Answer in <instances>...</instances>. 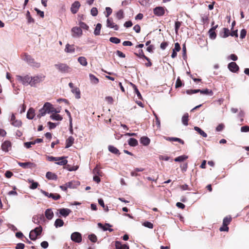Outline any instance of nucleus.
<instances>
[{
    "label": "nucleus",
    "mask_w": 249,
    "mask_h": 249,
    "mask_svg": "<svg viewBox=\"0 0 249 249\" xmlns=\"http://www.w3.org/2000/svg\"><path fill=\"white\" fill-rule=\"evenodd\" d=\"M93 173L95 175H97L101 177L103 176V172H102V171L100 169V168L98 166V165H97L93 170Z\"/></svg>",
    "instance_id": "obj_27"
},
{
    "label": "nucleus",
    "mask_w": 249,
    "mask_h": 249,
    "mask_svg": "<svg viewBox=\"0 0 249 249\" xmlns=\"http://www.w3.org/2000/svg\"><path fill=\"white\" fill-rule=\"evenodd\" d=\"M64 221L61 219H56L54 222V226L56 228L61 227L64 225Z\"/></svg>",
    "instance_id": "obj_41"
},
{
    "label": "nucleus",
    "mask_w": 249,
    "mask_h": 249,
    "mask_svg": "<svg viewBox=\"0 0 249 249\" xmlns=\"http://www.w3.org/2000/svg\"><path fill=\"white\" fill-rule=\"evenodd\" d=\"M35 10L37 14L41 18H44V12L40 11L37 8H35Z\"/></svg>",
    "instance_id": "obj_58"
},
{
    "label": "nucleus",
    "mask_w": 249,
    "mask_h": 249,
    "mask_svg": "<svg viewBox=\"0 0 249 249\" xmlns=\"http://www.w3.org/2000/svg\"><path fill=\"white\" fill-rule=\"evenodd\" d=\"M74 139L73 137H69L66 141L65 148H67L71 147L74 143Z\"/></svg>",
    "instance_id": "obj_22"
},
{
    "label": "nucleus",
    "mask_w": 249,
    "mask_h": 249,
    "mask_svg": "<svg viewBox=\"0 0 249 249\" xmlns=\"http://www.w3.org/2000/svg\"><path fill=\"white\" fill-rule=\"evenodd\" d=\"M183 85L184 84L182 83L180 77H178L176 82L175 88H178L182 87Z\"/></svg>",
    "instance_id": "obj_46"
},
{
    "label": "nucleus",
    "mask_w": 249,
    "mask_h": 249,
    "mask_svg": "<svg viewBox=\"0 0 249 249\" xmlns=\"http://www.w3.org/2000/svg\"><path fill=\"white\" fill-rule=\"evenodd\" d=\"M116 18L119 19H122L124 18V13L122 9L119 10L116 14Z\"/></svg>",
    "instance_id": "obj_38"
},
{
    "label": "nucleus",
    "mask_w": 249,
    "mask_h": 249,
    "mask_svg": "<svg viewBox=\"0 0 249 249\" xmlns=\"http://www.w3.org/2000/svg\"><path fill=\"white\" fill-rule=\"evenodd\" d=\"M88 237L89 240L93 243H95L97 240V237L94 234H91L89 235Z\"/></svg>",
    "instance_id": "obj_50"
},
{
    "label": "nucleus",
    "mask_w": 249,
    "mask_h": 249,
    "mask_svg": "<svg viewBox=\"0 0 249 249\" xmlns=\"http://www.w3.org/2000/svg\"><path fill=\"white\" fill-rule=\"evenodd\" d=\"M22 122L19 120H16L12 122L11 124L15 127H19L22 125Z\"/></svg>",
    "instance_id": "obj_47"
},
{
    "label": "nucleus",
    "mask_w": 249,
    "mask_h": 249,
    "mask_svg": "<svg viewBox=\"0 0 249 249\" xmlns=\"http://www.w3.org/2000/svg\"><path fill=\"white\" fill-rule=\"evenodd\" d=\"M98 227L99 228H100L102 229H103V230L104 231H107V230H108L109 231H113V229H108V228H107V227H110L112 226L109 224H106L105 225H104L102 224L99 223L98 224Z\"/></svg>",
    "instance_id": "obj_21"
},
{
    "label": "nucleus",
    "mask_w": 249,
    "mask_h": 249,
    "mask_svg": "<svg viewBox=\"0 0 249 249\" xmlns=\"http://www.w3.org/2000/svg\"><path fill=\"white\" fill-rule=\"evenodd\" d=\"M106 12H107L106 17H108L112 13V9L110 7H106Z\"/></svg>",
    "instance_id": "obj_61"
},
{
    "label": "nucleus",
    "mask_w": 249,
    "mask_h": 249,
    "mask_svg": "<svg viewBox=\"0 0 249 249\" xmlns=\"http://www.w3.org/2000/svg\"><path fill=\"white\" fill-rule=\"evenodd\" d=\"M67 157H54L53 156H48L47 159L49 161H59L60 160H63L65 158H67Z\"/></svg>",
    "instance_id": "obj_31"
},
{
    "label": "nucleus",
    "mask_w": 249,
    "mask_h": 249,
    "mask_svg": "<svg viewBox=\"0 0 249 249\" xmlns=\"http://www.w3.org/2000/svg\"><path fill=\"white\" fill-rule=\"evenodd\" d=\"M54 67L62 73H69L72 71L71 68L65 63H58L55 64Z\"/></svg>",
    "instance_id": "obj_3"
},
{
    "label": "nucleus",
    "mask_w": 249,
    "mask_h": 249,
    "mask_svg": "<svg viewBox=\"0 0 249 249\" xmlns=\"http://www.w3.org/2000/svg\"><path fill=\"white\" fill-rule=\"evenodd\" d=\"M91 14L93 16H96L98 14V10L97 9V8L96 7H93L92 8V9H91Z\"/></svg>",
    "instance_id": "obj_59"
},
{
    "label": "nucleus",
    "mask_w": 249,
    "mask_h": 249,
    "mask_svg": "<svg viewBox=\"0 0 249 249\" xmlns=\"http://www.w3.org/2000/svg\"><path fill=\"white\" fill-rule=\"evenodd\" d=\"M71 239L76 243H80L82 241L81 234L79 232H74L71 235Z\"/></svg>",
    "instance_id": "obj_10"
},
{
    "label": "nucleus",
    "mask_w": 249,
    "mask_h": 249,
    "mask_svg": "<svg viewBox=\"0 0 249 249\" xmlns=\"http://www.w3.org/2000/svg\"><path fill=\"white\" fill-rule=\"evenodd\" d=\"M200 91V89H188L186 90V93L188 94H192L194 93H196L199 92Z\"/></svg>",
    "instance_id": "obj_54"
},
{
    "label": "nucleus",
    "mask_w": 249,
    "mask_h": 249,
    "mask_svg": "<svg viewBox=\"0 0 249 249\" xmlns=\"http://www.w3.org/2000/svg\"><path fill=\"white\" fill-rule=\"evenodd\" d=\"M105 100L108 103V104H113V99L112 97L111 96H107L106 98H105Z\"/></svg>",
    "instance_id": "obj_60"
},
{
    "label": "nucleus",
    "mask_w": 249,
    "mask_h": 249,
    "mask_svg": "<svg viewBox=\"0 0 249 249\" xmlns=\"http://www.w3.org/2000/svg\"><path fill=\"white\" fill-rule=\"evenodd\" d=\"M42 231V228L41 226L36 228L35 229L32 230L29 234V237L31 240L35 241L37 237L40 235Z\"/></svg>",
    "instance_id": "obj_4"
},
{
    "label": "nucleus",
    "mask_w": 249,
    "mask_h": 249,
    "mask_svg": "<svg viewBox=\"0 0 249 249\" xmlns=\"http://www.w3.org/2000/svg\"><path fill=\"white\" fill-rule=\"evenodd\" d=\"M218 25L213 26L209 31L208 33L210 38L213 39L216 37V34L215 32L216 29L218 27Z\"/></svg>",
    "instance_id": "obj_16"
},
{
    "label": "nucleus",
    "mask_w": 249,
    "mask_h": 249,
    "mask_svg": "<svg viewBox=\"0 0 249 249\" xmlns=\"http://www.w3.org/2000/svg\"><path fill=\"white\" fill-rule=\"evenodd\" d=\"M107 27L112 28L114 30L117 31L119 30V26L116 24L113 21L112 18H108L107 21Z\"/></svg>",
    "instance_id": "obj_13"
},
{
    "label": "nucleus",
    "mask_w": 249,
    "mask_h": 249,
    "mask_svg": "<svg viewBox=\"0 0 249 249\" xmlns=\"http://www.w3.org/2000/svg\"><path fill=\"white\" fill-rule=\"evenodd\" d=\"M188 158V157L185 155H182L178 156L175 159V161L177 162L183 161Z\"/></svg>",
    "instance_id": "obj_43"
},
{
    "label": "nucleus",
    "mask_w": 249,
    "mask_h": 249,
    "mask_svg": "<svg viewBox=\"0 0 249 249\" xmlns=\"http://www.w3.org/2000/svg\"><path fill=\"white\" fill-rule=\"evenodd\" d=\"M130 85L133 88V89L134 90V92L137 94L138 98L140 99H141L142 98V96L141 93L140 92L139 89H138L137 86L135 84H133L132 83H130Z\"/></svg>",
    "instance_id": "obj_29"
},
{
    "label": "nucleus",
    "mask_w": 249,
    "mask_h": 249,
    "mask_svg": "<svg viewBox=\"0 0 249 249\" xmlns=\"http://www.w3.org/2000/svg\"><path fill=\"white\" fill-rule=\"evenodd\" d=\"M21 58L32 67L39 68L41 66L39 62L36 61L34 58L26 53H24L21 55Z\"/></svg>",
    "instance_id": "obj_2"
},
{
    "label": "nucleus",
    "mask_w": 249,
    "mask_h": 249,
    "mask_svg": "<svg viewBox=\"0 0 249 249\" xmlns=\"http://www.w3.org/2000/svg\"><path fill=\"white\" fill-rule=\"evenodd\" d=\"M66 159V158H65L63 160H59L57 162H55V163L56 164L59 165H65L68 163V160Z\"/></svg>",
    "instance_id": "obj_51"
},
{
    "label": "nucleus",
    "mask_w": 249,
    "mask_h": 249,
    "mask_svg": "<svg viewBox=\"0 0 249 249\" xmlns=\"http://www.w3.org/2000/svg\"><path fill=\"white\" fill-rule=\"evenodd\" d=\"M38 186V183L36 182H34L33 181H32V183L31 184L30 188L31 189H36L37 186Z\"/></svg>",
    "instance_id": "obj_63"
},
{
    "label": "nucleus",
    "mask_w": 249,
    "mask_h": 249,
    "mask_svg": "<svg viewBox=\"0 0 249 249\" xmlns=\"http://www.w3.org/2000/svg\"><path fill=\"white\" fill-rule=\"evenodd\" d=\"M72 36L73 37H79L82 35V30L78 27H74L71 29Z\"/></svg>",
    "instance_id": "obj_8"
},
{
    "label": "nucleus",
    "mask_w": 249,
    "mask_h": 249,
    "mask_svg": "<svg viewBox=\"0 0 249 249\" xmlns=\"http://www.w3.org/2000/svg\"><path fill=\"white\" fill-rule=\"evenodd\" d=\"M142 225L149 229L153 228V224L149 221H146L142 223Z\"/></svg>",
    "instance_id": "obj_52"
},
{
    "label": "nucleus",
    "mask_w": 249,
    "mask_h": 249,
    "mask_svg": "<svg viewBox=\"0 0 249 249\" xmlns=\"http://www.w3.org/2000/svg\"><path fill=\"white\" fill-rule=\"evenodd\" d=\"M102 27V25L100 23H98L94 31V34L95 36H99L100 34V31Z\"/></svg>",
    "instance_id": "obj_39"
},
{
    "label": "nucleus",
    "mask_w": 249,
    "mask_h": 249,
    "mask_svg": "<svg viewBox=\"0 0 249 249\" xmlns=\"http://www.w3.org/2000/svg\"><path fill=\"white\" fill-rule=\"evenodd\" d=\"M80 6L81 4L78 1H74L72 4L71 8V13L73 14H76L78 12Z\"/></svg>",
    "instance_id": "obj_12"
},
{
    "label": "nucleus",
    "mask_w": 249,
    "mask_h": 249,
    "mask_svg": "<svg viewBox=\"0 0 249 249\" xmlns=\"http://www.w3.org/2000/svg\"><path fill=\"white\" fill-rule=\"evenodd\" d=\"M46 178L49 179H52L56 180L57 179V176L51 172H48L46 175Z\"/></svg>",
    "instance_id": "obj_25"
},
{
    "label": "nucleus",
    "mask_w": 249,
    "mask_h": 249,
    "mask_svg": "<svg viewBox=\"0 0 249 249\" xmlns=\"http://www.w3.org/2000/svg\"><path fill=\"white\" fill-rule=\"evenodd\" d=\"M26 16V18H27V20H28V22L29 23H34L35 22L34 19L32 18V17H31V15H30V12L29 11H28L27 12Z\"/></svg>",
    "instance_id": "obj_45"
},
{
    "label": "nucleus",
    "mask_w": 249,
    "mask_h": 249,
    "mask_svg": "<svg viewBox=\"0 0 249 249\" xmlns=\"http://www.w3.org/2000/svg\"><path fill=\"white\" fill-rule=\"evenodd\" d=\"M17 79L21 82L23 85H30L31 83V77L28 75H26L24 76H21L20 75L17 76Z\"/></svg>",
    "instance_id": "obj_5"
},
{
    "label": "nucleus",
    "mask_w": 249,
    "mask_h": 249,
    "mask_svg": "<svg viewBox=\"0 0 249 249\" xmlns=\"http://www.w3.org/2000/svg\"><path fill=\"white\" fill-rule=\"evenodd\" d=\"M12 146V143L9 141H4L1 144V149L5 152H7L9 151V148H11Z\"/></svg>",
    "instance_id": "obj_14"
},
{
    "label": "nucleus",
    "mask_w": 249,
    "mask_h": 249,
    "mask_svg": "<svg viewBox=\"0 0 249 249\" xmlns=\"http://www.w3.org/2000/svg\"><path fill=\"white\" fill-rule=\"evenodd\" d=\"M41 192L45 196H47L49 197H52L53 199L55 200H58L61 198L60 195L58 194H49V193L42 190H41Z\"/></svg>",
    "instance_id": "obj_11"
},
{
    "label": "nucleus",
    "mask_w": 249,
    "mask_h": 249,
    "mask_svg": "<svg viewBox=\"0 0 249 249\" xmlns=\"http://www.w3.org/2000/svg\"><path fill=\"white\" fill-rule=\"evenodd\" d=\"M89 79L91 82L93 84H97L99 82V79L96 77L94 75L90 73L89 75Z\"/></svg>",
    "instance_id": "obj_30"
},
{
    "label": "nucleus",
    "mask_w": 249,
    "mask_h": 249,
    "mask_svg": "<svg viewBox=\"0 0 249 249\" xmlns=\"http://www.w3.org/2000/svg\"><path fill=\"white\" fill-rule=\"evenodd\" d=\"M181 22L180 21H176L175 22V32L177 34L178 33V31L181 26Z\"/></svg>",
    "instance_id": "obj_55"
},
{
    "label": "nucleus",
    "mask_w": 249,
    "mask_h": 249,
    "mask_svg": "<svg viewBox=\"0 0 249 249\" xmlns=\"http://www.w3.org/2000/svg\"><path fill=\"white\" fill-rule=\"evenodd\" d=\"M78 62L83 66H86L88 65L87 59L84 56H80L78 58Z\"/></svg>",
    "instance_id": "obj_32"
},
{
    "label": "nucleus",
    "mask_w": 249,
    "mask_h": 249,
    "mask_svg": "<svg viewBox=\"0 0 249 249\" xmlns=\"http://www.w3.org/2000/svg\"><path fill=\"white\" fill-rule=\"evenodd\" d=\"M109 41L111 42L115 43V44H118L121 42V40L119 38L116 37H110Z\"/></svg>",
    "instance_id": "obj_49"
},
{
    "label": "nucleus",
    "mask_w": 249,
    "mask_h": 249,
    "mask_svg": "<svg viewBox=\"0 0 249 249\" xmlns=\"http://www.w3.org/2000/svg\"><path fill=\"white\" fill-rule=\"evenodd\" d=\"M115 248L116 249H129V247L125 245H122L120 241H115Z\"/></svg>",
    "instance_id": "obj_18"
},
{
    "label": "nucleus",
    "mask_w": 249,
    "mask_h": 249,
    "mask_svg": "<svg viewBox=\"0 0 249 249\" xmlns=\"http://www.w3.org/2000/svg\"><path fill=\"white\" fill-rule=\"evenodd\" d=\"M71 92L75 94L76 99H79L81 97V92L78 88L75 87L71 90Z\"/></svg>",
    "instance_id": "obj_26"
},
{
    "label": "nucleus",
    "mask_w": 249,
    "mask_h": 249,
    "mask_svg": "<svg viewBox=\"0 0 249 249\" xmlns=\"http://www.w3.org/2000/svg\"><path fill=\"white\" fill-rule=\"evenodd\" d=\"M80 28L81 29H83L88 30L89 28V26L87 24L83 22H80L79 23Z\"/></svg>",
    "instance_id": "obj_56"
},
{
    "label": "nucleus",
    "mask_w": 249,
    "mask_h": 249,
    "mask_svg": "<svg viewBox=\"0 0 249 249\" xmlns=\"http://www.w3.org/2000/svg\"><path fill=\"white\" fill-rule=\"evenodd\" d=\"M18 165L24 169H32L36 166V164L33 162H18Z\"/></svg>",
    "instance_id": "obj_9"
},
{
    "label": "nucleus",
    "mask_w": 249,
    "mask_h": 249,
    "mask_svg": "<svg viewBox=\"0 0 249 249\" xmlns=\"http://www.w3.org/2000/svg\"><path fill=\"white\" fill-rule=\"evenodd\" d=\"M134 54L136 56H137L140 58H142L145 59V60H148L147 57L144 55L143 52L142 50V49L139 50L138 53H134Z\"/></svg>",
    "instance_id": "obj_40"
},
{
    "label": "nucleus",
    "mask_w": 249,
    "mask_h": 249,
    "mask_svg": "<svg viewBox=\"0 0 249 249\" xmlns=\"http://www.w3.org/2000/svg\"><path fill=\"white\" fill-rule=\"evenodd\" d=\"M165 7L161 6H158L154 8L153 13L154 14L158 17H161L165 14Z\"/></svg>",
    "instance_id": "obj_6"
},
{
    "label": "nucleus",
    "mask_w": 249,
    "mask_h": 249,
    "mask_svg": "<svg viewBox=\"0 0 249 249\" xmlns=\"http://www.w3.org/2000/svg\"><path fill=\"white\" fill-rule=\"evenodd\" d=\"M194 129L196 131H197L202 137H205V138L207 137V134L199 127H198L197 126H195Z\"/></svg>",
    "instance_id": "obj_36"
},
{
    "label": "nucleus",
    "mask_w": 249,
    "mask_h": 249,
    "mask_svg": "<svg viewBox=\"0 0 249 249\" xmlns=\"http://www.w3.org/2000/svg\"><path fill=\"white\" fill-rule=\"evenodd\" d=\"M50 117L53 120H54L56 121H61L62 120V117L59 114L55 113L52 114Z\"/></svg>",
    "instance_id": "obj_42"
},
{
    "label": "nucleus",
    "mask_w": 249,
    "mask_h": 249,
    "mask_svg": "<svg viewBox=\"0 0 249 249\" xmlns=\"http://www.w3.org/2000/svg\"><path fill=\"white\" fill-rule=\"evenodd\" d=\"M108 148V150L110 152H111L113 154H118V155H120V154L119 150L116 147H114V146L109 145Z\"/></svg>",
    "instance_id": "obj_34"
},
{
    "label": "nucleus",
    "mask_w": 249,
    "mask_h": 249,
    "mask_svg": "<svg viewBox=\"0 0 249 249\" xmlns=\"http://www.w3.org/2000/svg\"><path fill=\"white\" fill-rule=\"evenodd\" d=\"M168 45V42H163L160 44V47L162 50H164L167 47V46Z\"/></svg>",
    "instance_id": "obj_62"
},
{
    "label": "nucleus",
    "mask_w": 249,
    "mask_h": 249,
    "mask_svg": "<svg viewBox=\"0 0 249 249\" xmlns=\"http://www.w3.org/2000/svg\"><path fill=\"white\" fill-rule=\"evenodd\" d=\"M180 167L181 169V171L183 172H184L186 171V170L187 169L188 164H187V163H184L183 164H181Z\"/></svg>",
    "instance_id": "obj_57"
},
{
    "label": "nucleus",
    "mask_w": 249,
    "mask_h": 249,
    "mask_svg": "<svg viewBox=\"0 0 249 249\" xmlns=\"http://www.w3.org/2000/svg\"><path fill=\"white\" fill-rule=\"evenodd\" d=\"M128 143L131 146H136L138 144L137 140L134 138H130L128 141Z\"/></svg>",
    "instance_id": "obj_35"
},
{
    "label": "nucleus",
    "mask_w": 249,
    "mask_h": 249,
    "mask_svg": "<svg viewBox=\"0 0 249 249\" xmlns=\"http://www.w3.org/2000/svg\"><path fill=\"white\" fill-rule=\"evenodd\" d=\"M231 221V216H227L224 218L223 224H224V226H225L226 230H229V227L228 226L230 224Z\"/></svg>",
    "instance_id": "obj_23"
},
{
    "label": "nucleus",
    "mask_w": 249,
    "mask_h": 249,
    "mask_svg": "<svg viewBox=\"0 0 249 249\" xmlns=\"http://www.w3.org/2000/svg\"><path fill=\"white\" fill-rule=\"evenodd\" d=\"M201 94H206V95H212L213 94V92L212 90L209 89H200V91H199Z\"/></svg>",
    "instance_id": "obj_44"
},
{
    "label": "nucleus",
    "mask_w": 249,
    "mask_h": 249,
    "mask_svg": "<svg viewBox=\"0 0 249 249\" xmlns=\"http://www.w3.org/2000/svg\"><path fill=\"white\" fill-rule=\"evenodd\" d=\"M201 21L203 24H208L209 17L207 15H204L201 17Z\"/></svg>",
    "instance_id": "obj_53"
},
{
    "label": "nucleus",
    "mask_w": 249,
    "mask_h": 249,
    "mask_svg": "<svg viewBox=\"0 0 249 249\" xmlns=\"http://www.w3.org/2000/svg\"><path fill=\"white\" fill-rule=\"evenodd\" d=\"M141 143L144 145H147L149 144L150 140L147 137H142L140 140Z\"/></svg>",
    "instance_id": "obj_33"
},
{
    "label": "nucleus",
    "mask_w": 249,
    "mask_h": 249,
    "mask_svg": "<svg viewBox=\"0 0 249 249\" xmlns=\"http://www.w3.org/2000/svg\"><path fill=\"white\" fill-rule=\"evenodd\" d=\"M58 211L59 213L64 217L67 216L71 212V210L67 208L60 209Z\"/></svg>",
    "instance_id": "obj_17"
},
{
    "label": "nucleus",
    "mask_w": 249,
    "mask_h": 249,
    "mask_svg": "<svg viewBox=\"0 0 249 249\" xmlns=\"http://www.w3.org/2000/svg\"><path fill=\"white\" fill-rule=\"evenodd\" d=\"M228 68L230 71L236 72L239 71V68L235 62H232L228 64Z\"/></svg>",
    "instance_id": "obj_15"
},
{
    "label": "nucleus",
    "mask_w": 249,
    "mask_h": 249,
    "mask_svg": "<svg viewBox=\"0 0 249 249\" xmlns=\"http://www.w3.org/2000/svg\"><path fill=\"white\" fill-rule=\"evenodd\" d=\"M189 121V114L188 113H185L182 116L181 121L184 125H188Z\"/></svg>",
    "instance_id": "obj_28"
},
{
    "label": "nucleus",
    "mask_w": 249,
    "mask_h": 249,
    "mask_svg": "<svg viewBox=\"0 0 249 249\" xmlns=\"http://www.w3.org/2000/svg\"><path fill=\"white\" fill-rule=\"evenodd\" d=\"M50 112L56 113L57 111L53 107V105L49 103L46 102L42 108L39 110V113L37 115V117L40 118L41 117L44 116L46 113H49Z\"/></svg>",
    "instance_id": "obj_1"
},
{
    "label": "nucleus",
    "mask_w": 249,
    "mask_h": 249,
    "mask_svg": "<svg viewBox=\"0 0 249 249\" xmlns=\"http://www.w3.org/2000/svg\"><path fill=\"white\" fill-rule=\"evenodd\" d=\"M25 245L23 243H18L17 244L15 249H24Z\"/></svg>",
    "instance_id": "obj_64"
},
{
    "label": "nucleus",
    "mask_w": 249,
    "mask_h": 249,
    "mask_svg": "<svg viewBox=\"0 0 249 249\" xmlns=\"http://www.w3.org/2000/svg\"><path fill=\"white\" fill-rule=\"evenodd\" d=\"M166 140H168L169 141H171V142H179L180 143H181L182 144H183L184 143V141L179 139V138H175V137H168L167 138H166Z\"/></svg>",
    "instance_id": "obj_37"
},
{
    "label": "nucleus",
    "mask_w": 249,
    "mask_h": 249,
    "mask_svg": "<svg viewBox=\"0 0 249 249\" xmlns=\"http://www.w3.org/2000/svg\"><path fill=\"white\" fill-rule=\"evenodd\" d=\"M223 34L222 35V36L224 38L227 37L230 35V30L226 28H224L223 29Z\"/></svg>",
    "instance_id": "obj_48"
},
{
    "label": "nucleus",
    "mask_w": 249,
    "mask_h": 249,
    "mask_svg": "<svg viewBox=\"0 0 249 249\" xmlns=\"http://www.w3.org/2000/svg\"><path fill=\"white\" fill-rule=\"evenodd\" d=\"M35 115V109L33 108H30L27 113V118L29 119H33Z\"/></svg>",
    "instance_id": "obj_24"
},
{
    "label": "nucleus",
    "mask_w": 249,
    "mask_h": 249,
    "mask_svg": "<svg viewBox=\"0 0 249 249\" xmlns=\"http://www.w3.org/2000/svg\"><path fill=\"white\" fill-rule=\"evenodd\" d=\"M45 78V76H36L34 77H31V83L30 85L31 86H34L36 84L40 83Z\"/></svg>",
    "instance_id": "obj_7"
},
{
    "label": "nucleus",
    "mask_w": 249,
    "mask_h": 249,
    "mask_svg": "<svg viewBox=\"0 0 249 249\" xmlns=\"http://www.w3.org/2000/svg\"><path fill=\"white\" fill-rule=\"evenodd\" d=\"M65 52L67 53H73L75 52V48L74 47V45H70L69 44H67L66 45V47L65 49Z\"/></svg>",
    "instance_id": "obj_20"
},
{
    "label": "nucleus",
    "mask_w": 249,
    "mask_h": 249,
    "mask_svg": "<svg viewBox=\"0 0 249 249\" xmlns=\"http://www.w3.org/2000/svg\"><path fill=\"white\" fill-rule=\"evenodd\" d=\"M45 215L48 220H51L53 218L54 214L51 209H47L45 211Z\"/></svg>",
    "instance_id": "obj_19"
}]
</instances>
